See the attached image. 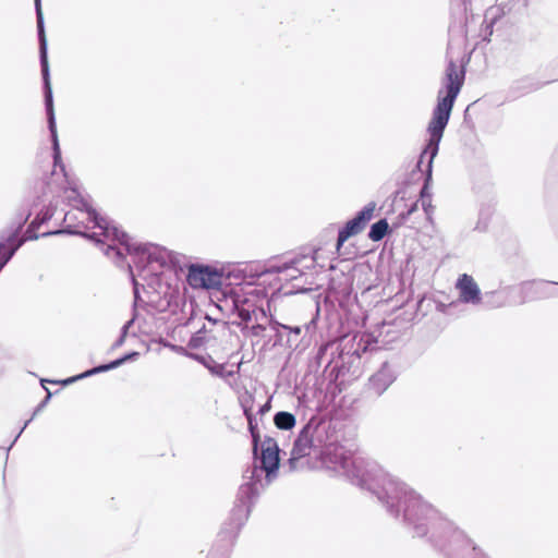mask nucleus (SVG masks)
Instances as JSON below:
<instances>
[{
	"label": "nucleus",
	"instance_id": "15",
	"mask_svg": "<svg viewBox=\"0 0 558 558\" xmlns=\"http://www.w3.org/2000/svg\"><path fill=\"white\" fill-rule=\"evenodd\" d=\"M388 230H389V225H388L387 220L380 219L379 221L375 222L372 226L371 231L368 233V238L374 242L380 241L385 238Z\"/></svg>",
	"mask_w": 558,
	"mask_h": 558
},
{
	"label": "nucleus",
	"instance_id": "9",
	"mask_svg": "<svg viewBox=\"0 0 558 558\" xmlns=\"http://www.w3.org/2000/svg\"><path fill=\"white\" fill-rule=\"evenodd\" d=\"M19 230L0 239V270L21 246L23 240L17 239Z\"/></svg>",
	"mask_w": 558,
	"mask_h": 558
},
{
	"label": "nucleus",
	"instance_id": "16",
	"mask_svg": "<svg viewBox=\"0 0 558 558\" xmlns=\"http://www.w3.org/2000/svg\"><path fill=\"white\" fill-rule=\"evenodd\" d=\"M234 304H235V307H236V310L239 312V316L242 318V320L250 322L251 318H252V316H251L252 311L244 306L245 301L242 304H240V301L235 300Z\"/></svg>",
	"mask_w": 558,
	"mask_h": 558
},
{
	"label": "nucleus",
	"instance_id": "5",
	"mask_svg": "<svg viewBox=\"0 0 558 558\" xmlns=\"http://www.w3.org/2000/svg\"><path fill=\"white\" fill-rule=\"evenodd\" d=\"M187 281L196 289H214L221 284L220 274L207 266L192 265L189 269Z\"/></svg>",
	"mask_w": 558,
	"mask_h": 558
},
{
	"label": "nucleus",
	"instance_id": "13",
	"mask_svg": "<svg viewBox=\"0 0 558 558\" xmlns=\"http://www.w3.org/2000/svg\"><path fill=\"white\" fill-rule=\"evenodd\" d=\"M125 359H120V360H117L110 364H107V365H100L98 367H95L93 369H89V371H86L85 373L83 374H80L77 376H73V377H70L68 379H64L61 381L62 385H69V384H72L74 381H76L77 379H81V378H84V377H87V376H90V375H94V374H97V373H100V372H105V371H108V369H111V368H114L117 366H119Z\"/></svg>",
	"mask_w": 558,
	"mask_h": 558
},
{
	"label": "nucleus",
	"instance_id": "12",
	"mask_svg": "<svg viewBox=\"0 0 558 558\" xmlns=\"http://www.w3.org/2000/svg\"><path fill=\"white\" fill-rule=\"evenodd\" d=\"M243 411H244V415L247 420L248 429H250V433H251V436L253 439V449L256 452L258 442L260 440V435H259V430L257 427V423L255 422L251 405L244 404Z\"/></svg>",
	"mask_w": 558,
	"mask_h": 558
},
{
	"label": "nucleus",
	"instance_id": "18",
	"mask_svg": "<svg viewBox=\"0 0 558 558\" xmlns=\"http://www.w3.org/2000/svg\"><path fill=\"white\" fill-rule=\"evenodd\" d=\"M53 151H54V159L57 160L60 157V149H59V142H53Z\"/></svg>",
	"mask_w": 558,
	"mask_h": 558
},
{
	"label": "nucleus",
	"instance_id": "4",
	"mask_svg": "<svg viewBox=\"0 0 558 558\" xmlns=\"http://www.w3.org/2000/svg\"><path fill=\"white\" fill-rule=\"evenodd\" d=\"M375 209V203H369L353 219L345 223L338 234L337 251H340L349 238L361 233L365 229L368 221L373 218Z\"/></svg>",
	"mask_w": 558,
	"mask_h": 558
},
{
	"label": "nucleus",
	"instance_id": "10",
	"mask_svg": "<svg viewBox=\"0 0 558 558\" xmlns=\"http://www.w3.org/2000/svg\"><path fill=\"white\" fill-rule=\"evenodd\" d=\"M313 439L307 433H301L294 441L291 451V461L302 459L311 454Z\"/></svg>",
	"mask_w": 558,
	"mask_h": 558
},
{
	"label": "nucleus",
	"instance_id": "2",
	"mask_svg": "<svg viewBox=\"0 0 558 558\" xmlns=\"http://www.w3.org/2000/svg\"><path fill=\"white\" fill-rule=\"evenodd\" d=\"M87 216L88 220L94 222L92 238L102 243L107 241L118 242L125 247L128 254H134L141 257L146 256V246L133 243L132 239L124 231L110 226L109 222L105 218L99 217L95 210H88Z\"/></svg>",
	"mask_w": 558,
	"mask_h": 558
},
{
	"label": "nucleus",
	"instance_id": "11",
	"mask_svg": "<svg viewBox=\"0 0 558 558\" xmlns=\"http://www.w3.org/2000/svg\"><path fill=\"white\" fill-rule=\"evenodd\" d=\"M438 143L439 142H428L426 147L422 151L420 159L417 161V168L421 171L430 174L433 160L438 153Z\"/></svg>",
	"mask_w": 558,
	"mask_h": 558
},
{
	"label": "nucleus",
	"instance_id": "3",
	"mask_svg": "<svg viewBox=\"0 0 558 558\" xmlns=\"http://www.w3.org/2000/svg\"><path fill=\"white\" fill-rule=\"evenodd\" d=\"M36 8V16H37V28H38V37H39V48H40V64H41V73L45 82L46 88V105L49 114V128L51 131L52 140H57L56 124L52 111V93H51V84L49 76V65H48V57H47V39L44 28V16L41 9V0H35Z\"/></svg>",
	"mask_w": 558,
	"mask_h": 558
},
{
	"label": "nucleus",
	"instance_id": "19",
	"mask_svg": "<svg viewBox=\"0 0 558 558\" xmlns=\"http://www.w3.org/2000/svg\"><path fill=\"white\" fill-rule=\"evenodd\" d=\"M293 332H295L296 335H299L301 332V328L300 327H296L293 329Z\"/></svg>",
	"mask_w": 558,
	"mask_h": 558
},
{
	"label": "nucleus",
	"instance_id": "8",
	"mask_svg": "<svg viewBox=\"0 0 558 558\" xmlns=\"http://www.w3.org/2000/svg\"><path fill=\"white\" fill-rule=\"evenodd\" d=\"M553 287L541 282H525L520 287L521 302H532L548 299L553 295Z\"/></svg>",
	"mask_w": 558,
	"mask_h": 558
},
{
	"label": "nucleus",
	"instance_id": "6",
	"mask_svg": "<svg viewBox=\"0 0 558 558\" xmlns=\"http://www.w3.org/2000/svg\"><path fill=\"white\" fill-rule=\"evenodd\" d=\"M456 289L459 291V300L462 303H481V290L472 276L468 274L461 275L457 280Z\"/></svg>",
	"mask_w": 558,
	"mask_h": 558
},
{
	"label": "nucleus",
	"instance_id": "17",
	"mask_svg": "<svg viewBox=\"0 0 558 558\" xmlns=\"http://www.w3.org/2000/svg\"><path fill=\"white\" fill-rule=\"evenodd\" d=\"M271 408L270 400H268L265 404H263L259 410L258 414L264 415L266 414Z\"/></svg>",
	"mask_w": 558,
	"mask_h": 558
},
{
	"label": "nucleus",
	"instance_id": "1",
	"mask_svg": "<svg viewBox=\"0 0 558 558\" xmlns=\"http://www.w3.org/2000/svg\"><path fill=\"white\" fill-rule=\"evenodd\" d=\"M465 81L464 65L457 64L453 60L448 62L441 80V88L438 90L437 105L433 118L428 123L429 140H440L456 101Z\"/></svg>",
	"mask_w": 558,
	"mask_h": 558
},
{
	"label": "nucleus",
	"instance_id": "7",
	"mask_svg": "<svg viewBox=\"0 0 558 558\" xmlns=\"http://www.w3.org/2000/svg\"><path fill=\"white\" fill-rule=\"evenodd\" d=\"M262 468L266 472L267 478L276 474L279 468V449L277 442L272 438H267L262 450Z\"/></svg>",
	"mask_w": 558,
	"mask_h": 558
},
{
	"label": "nucleus",
	"instance_id": "14",
	"mask_svg": "<svg viewBox=\"0 0 558 558\" xmlns=\"http://www.w3.org/2000/svg\"><path fill=\"white\" fill-rule=\"evenodd\" d=\"M275 425L279 429L289 430L295 426V416L289 412H278L274 417Z\"/></svg>",
	"mask_w": 558,
	"mask_h": 558
}]
</instances>
